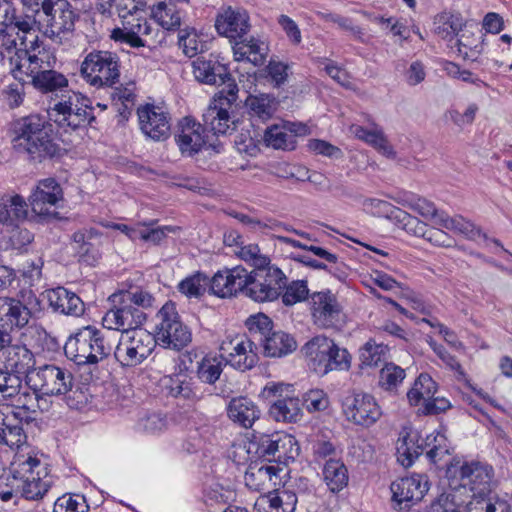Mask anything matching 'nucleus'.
<instances>
[{
	"mask_svg": "<svg viewBox=\"0 0 512 512\" xmlns=\"http://www.w3.org/2000/svg\"><path fill=\"white\" fill-rule=\"evenodd\" d=\"M28 47L21 52L22 58H14V61H17L15 68L22 78L18 80L30 83L43 94L63 92L67 89L69 86L67 77L55 70L57 59L54 53L45 46L37 47L36 40Z\"/></svg>",
	"mask_w": 512,
	"mask_h": 512,
	"instance_id": "1",
	"label": "nucleus"
},
{
	"mask_svg": "<svg viewBox=\"0 0 512 512\" xmlns=\"http://www.w3.org/2000/svg\"><path fill=\"white\" fill-rule=\"evenodd\" d=\"M51 127L46 118L39 114H30L16 120L12 126L13 149L39 162L59 157L62 148L54 141Z\"/></svg>",
	"mask_w": 512,
	"mask_h": 512,
	"instance_id": "2",
	"label": "nucleus"
},
{
	"mask_svg": "<svg viewBox=\"0 0 512 512\" xmlns=\"http://www.w3.org/2000/svg\"><path fill=\"white\" fill-rule=\"evenodd\" d=\"M302 353L309 368L321 376L331 371H347L351 366V355L348 350L324 335L310 339L302 347Z\"/></svg>",
	"mask_w": 512,
	"mask_h": 512,
	"instance_id": "3",
	"label": "nucleus"
},
{
	"mask_svg": "<svg viewBox=\"0 0 512 512\" xmlns=\"http://www.w3.org/2000/svg\"><path fill=\"white\" fill-rule=\"evenodd\" d=\"M112 350L103 333L90 325L78 329L64 345L66 357L79 366L95 365L107 358Z\"/></svg>",
	"mask_w": 512,
	"mask_h": 512,
	"instance_id": "4",
	"label": "nucleus"
},
{
	"mask_svg": "<svg viewBox=\"0 0 512 512\" xmlns=\"http://www.w3.org/2000/svg\"><path fill=\"white\" fill-rule=\"evenodd\" d=\"M40 302L32 291L22 292L20 298L0 297V331L12 343V334L24 328Z\"/></svg>",
	"mask_w": 512,
	"mask_h": 512,
	"instance_id": "5",
	"label": "nucleus"
},
{
	"mask_svg": "<svg viewBox=\"0 0 512 512\" xmlns=\"http://www.w3.org/2000/svg\"><path fill=\"white\" fill-rule=\"evenodd\" d=\"M49 115L59 127L72 130L86 128L96 119L90 100L76 92L50 107Z\"/></svg>",
	"mask_w": 512,
	"mask_h": 512,
	"instance_id": "6",
	"label": "nucleus"
},
{
	"mask_svg": "<svg viewBox=\"0 0 512 512\" xmlns=\"http://www.w3.org/2000/svg\"><path fill=\"white\" fill-rule=\"evenodd\" d=\"M80 71L90 86L112 87L120 77V60L114 52L94 50L86 55Z\"/></svg>",
	"mask_w": 512,
	"mask_h": 512,
	"instance_id": "7",
	"label": "nucleus"
},
{
	"mask_svg": "<svg viewBox=\"0 0 512 512\" xmlns=\"http://www.w3.org/2000/svg\"><path fill=\"white\" fill-rule=\"evenodd\" d=\"M154 339L166 348L181 350L192 341V333L178 314L175 303L166 302L157 313Z\"/></svg>",
	"mask_w": 512,
	"mask_h": 512,
	"instance_id": "8",
	"label": "nucleus"
},
{
	"mask_svg": "<svg viewBox=\"0 0 512 512\" xmlns=\"http://www.w3.org/2000/svg\"><path fill=\"white\" fill-rule=\"evenodd\" d=\"M237 93L236 83H229L227 89L219 91L203 114L204 130L214 135H225L235 130L236 121L229 110L237 99Z\"/></svg>",
	"mask_w": 512,
	"mask_h": 512,
	"instance_id": "9",
	"label": "nucleus"
},
{
	"mask_svg": "<svg viewBox=\"0 0 512 512\" xmlns=\"http://www.w3.org/2000/svg\"><path fill=\"white\" fill-rule=\"evenodd\" d=\"M155 343L153 335L146 330H133L121 334L114 356L121 366L135 367L149 357Z\"/></svg>",
	"mask_w": 512,
	"mask_h": 512,
	"instance_id": "10",
	"label": "nucleus"
},
{
	"mask_svg": "<svg viewBox=\"0 0 512 512\" xmlns=\"http://www.w3.org/2000/svg\"><path fill=\"white\" fill-rule=\"evenodd\" d=\"M78 18L68 0H59L38 23V28L54 43L61 45L72 37Z\"/></svg>",
	"mask_w": 512,
	"mask_h": 512,
	"instance_id": "11",
	"label": "nucleus"
},
{
	"mask_svg": "<svg viewBox=\"0 0 512 512\" xmlns=\"http://www.w3.org/2000/svg\"><path fill=\"white\" fill-rule=\"evenodd\" d=\"M345 419L357 426L369 428L382 417V409L374 396L365 392L348 393L341 400Z\"/></svg>",
	"mask_w": 512,
	"mask_h": 512,
	"instance_id": "12",
	"label": "nucleus"
},
{
	"mask_svg": "<svg viewBox=\"0 0 512 512\" xmlns=\"http://www.w3.org/2000/svg\"><path fill=\"white\" fill-rule=\"evenodd\" d=\"M447 476L459 478V486L468 487L473 493L472 498H486L491 493L494 470L487 463L471 461L463 463L459 469L455 466L448 467Z\"/></svg>",
	"mask_w": 512,
	"mask_h": 512,
	"instance_id": "13",
	"label": "nucleus"
},
{
	"mask_svg": "<svg viewBox=\"0 0 512 512\" xmlns=\"http://www.w3.org/2000/svg\"><path fill=\"white\" fill-rule=\"evenodd\" d=\"M292 385L269 383L263 389V395L271 400L270 416L278 422H297L301 417L300 400L292 395Z\"/></svg>",
	"mask_w": 512,
	"mask_h": 512,
	"instance_id": "14",
	"label": "nucleus"
},
{
	"mask_svg": "<svg viewBox=\"0 0 512 512\" xmlns=\"http://www.w3.org/2000/svg\"><path fill=\"white\" fill-rule=\"evenodd\" d=\"M74 376L70 370L54 364L34 369L30 376L35 391L46 396H62L73 387Z\"/></svg>",
	"mask_w": 512,
	"mask_h": 512,
	"instance_id": "15",
	"label": "nucleus"
},
{
	"mask_svg": "<svg viewBox=\"0 0 512 512\" xmlns=\"http://www.w3.org/2000/svg\"><path fill=\"white\" fill-rule=\"evenodd\" d=\"M37 391H29L23 387L22 379L14 374L0 372V397L11 399L12 406L25 412L47 411V406H42L45 398L38 396Z\"/></svg>",
	"mask_w": 512,
	"mask_h": 512,
	"instance_id": "16",
	"label": "nucleus"
},
{
	"mask_svg": "<svg viewBox=\"0 0 512 512\" xmlns=\"http://www.w3.org/2000/svg\"><path fill=\"white\" fill-rule=\"evenodd\" d=\"M257 344L246 335L227 337L220 345V352L226 364L240 371L252 369L258 363Z\"/></svg>",
	"mask_w": 512,
	"mask_h": 512,
	"instance_id": "17",
	"label": "nucleus"
},
{
	"mask_svg": "<svg viewBox=\"0 0 512 512\" xmlns=\"http://www.w3.org/2000/svg\"><path fill=\"white\" fill-rule=\"evenodd\" d=\"M113 302H118L108 310L102 319L103 326L109 330H116L127 334L133 330H141L140 327L146 321V314L139 308L125 303L119 295H113Z\"/></svg>",
	"mask_w": 512,
	"mask_h": 512,
	"instance_id": "18",
	"label": "nucleus"
},
{
	"mask_svg": "<svg viewBox=\"0 0 512 512\" xmlns=\"http://www.w3.org/2000/svg\"><path fill=\"white\" fill-rule=\"evenodd\" d=\"M392 503L395 509H408L422 500L429 490L426 475L413 474L397 479L391 483Z\"/></svg>",
	"mask_w": 512,
	"mask_h": 512,
	"instance_id": "19",
	"label": "nucleus"
},
{
	"mask_svg": "<svg viewBox=\"0 0 512 512\" xmlns=\"http://www.w3.org/2000/svg\"><path fill=\"white\" fill-rule=\"evenodd\" d=\"M63 199L60 184L53 178L40 180L29 197L32 211L42 217H56L57 203Z\"/></svg>",
	"mask_w": 512,
	"mask_h": 512,
	"instance_id": "20",
	"label": "nucleus"
},
{
	"mask_svg": "<svg viewBox=\"0 0 512 512\" xmlns=\"http://www.w3.org/2000/svg\"><path fill=\"white\" fill-rule=\"evenodd\" d=\"M250 18L246 10L231 6L218 13L215 28L219 35L230 41L242 39L250 30Z\"/></svg>",
	"mask_w": 512,
	"mask_h": 512,
	"instance_id": "21",
	"label": "nucleus"
},
{
	"mask_svg": "<svg viewBox=\"0 0 512 512\" xmlns=\"http://www.w3.org/2000/svg\"><path fill=\"white\" fill-rule=\"evenodd\" d=\"M438 432H433L425 438H421L417 433L401 434L396 443L397 459L401 465L410 467L415 459L436 446Z\"/></svg>",
	"mask_w": 512,
	"mask_h": 512,
	"instance_id": "22",
	"label": "nucleus"
},
{
	"mask_svg": "<svg viewBox=\"0 0 512 512\" xmlns=\"http://www.w3.org/2000/svg\"><path fill=\"white\" fill-rule=\"evenodd\" d=\"M247 279V270L242 266L220 270L210 279V291L220 298L244 294Z\"/></svg>",
	"mask_w": 512,
	"mask_h": 512,
	"instance_id": "23",
	"label": "nucleus"
},
{
	"mask_svg": "<svg viewBox=\"0 0 512 512\" xmlns=\"http://www.w3.org/2000/svg\"><path fill=\"white\" fill-rule=\"evenodd\" d=\"M141 131L155 141L168 138L170 123L167 113L160 108L147 104L137 110Z\"/></svg>",
	"mask_w": 512,
	"mask_h": 512,
	"instance_id": "24",
	"label": "nucleus"
},
{
	"mask_svg": "<svg viewBox=\"0 0 512 512\" xmlns=\"http://www.w3.org/2000/svg\"><path fill=\"white\" fill-rule=\"evenodd\" d=\"M204 127L191 117H184L178 125L175 142L182 155L193 156L205 145Z\"/></svg>",
	"mask_w": 512,
	"mask_h": 512,
	"instance_id": "25",
	"label": "nucleus"
},
{
	"mask_svg": "<svg viewBox=\"0 0 512 512\" xmlns=\"http://www.w3.org/2000/svg\"><path fill=\"white\" fill-rule=\"evenodd\" d=\"M311 313L315 324L323 328L335 327L339 322V305L330 291L316 292L311 295Z\"/></svg>",
	"mask_w": 512,
	"mask_h": 512,
	"instance_id": "26",
	"label": "nucleus"
},
{
	"mask_svg": "<svg viewBox=\"0 0 512 512\" xmlns=\"http://www.w3.org/2000/svg\"><path fill=\"white\" fill-rule=\"evenodd\" d=\"M5 370L0 372L14 374L23 380L24 375L32 374L35 359L33 353L25 345H12L5 347Z\"/></svg>",
	"mask_w": 512,
	"mask_h": 512,
	"instance_id": "27",
	"label": "nucleus"
},
{
	"mask_svg": "<svg viewBox=\"0 0 512 512\" xmlns=\"http://www.w3.org/2000/svg\"><path fill=\"white\" fill-rule=\"evenodd\" d=\"M151 31L152 28L147 19L131 16L130 19L124 18L123 28L112 30L111 38L115 42L128 44L132 48H139L145 46V41L141 36L149 35Z\"/></svg>",
	"mask_w": 512,
	"mask_h": 512,
	"instance_id": "28",
	"label": "nucleus"
},
{
	"mask_svg": "<svg viewBox=\"0 0 512 512\" xmlns=\"http://www.w3.org/2000/svg\"><path fill=\"white\" fill-rule=\"evenodd\" d=\"M193 74L197 81L208 85L234 83L226 65L215 59L197 58L193 62Z\"/></svg>",
	"mask_w": 512,
	"mask_h": 512,
	"instance_id": "29",
	"label": "nucleus"
},
{
	"mask_svg": "<svg viewBox=\"0 0 512 512\" xmlns=\"http://www.w3.org/2000/svg\"><path fill=\"white\" fill-rule=\"evenodd\" d=\"M167 394L173 398L195 403L203 398L200 387L192 377L184 373L173 374L163 378Z\"/></svg>",
	"mask_w": 512,
	"mask_h": 512,
	"instance_id": "30",
	"label": "nucleus"
},
{
	"mask_svg": "<svg viewBox=\"0 0 512 512\" xmlns=\"http://www.w3.org/2000/svg\"><path fill=\"white\" fill-rule=\"evenodd\" d=\"M47 299L50 307L57 313L75 317L84 313L85 307L81 298L64 287L49 290Z\"/></svg>",
	"mask_w": 512,
	"mask_h": 512,
	"instance_id": "31",
	"label": "nucleus"
},
{
	"mask_svg": "<svg viewBox=\"0 0 512 512\" xmlns=\"http://www.w3.org/2000/svg\"><path fill=\"white\" fill-rule=\"evenodd\" d=\"M13 18L11 23H8L6 31L15 33L18 39L21 40V49L20 52H18L19 56L16 57L17 59L22 58L21 52H24V49L26 50L28 48L24 46L32 44L31 42L34 43V40L37 42V47L45 46L35 33L34 28L36 25L38 26V21L31 13L26 12L25 15H17L16 8L14 7Z\"/></svg>",
	"mask_w": 512,
	"mask_h": 512,
	"instance_id": "32",
	"label": "nucleus"
},
{
	"mask_svg": "<svg viewBox=\"0 0 512 512\" xmlns=\"http://www.w3.org/2000/svg\"><path fill=\"white\" fill-rule=\"evenodd\" d=\"M227 415L234 423L244 428H251L260 417V409L250 398L240 396L230 400Z\"/></svg>",
	"mask_w": 512,
	"mask_h": 512,
	"instance_id": "33",
	"label": "nucleus"
},
{
	"mask_svg": "<svg viewBox=\"0 0 512 512\" xmlns=\"http://www.w3.org/2000/svg\"><path fill=\"white\" fill-rule=\"evenodd\" d=\"M294 438L291 435H265L257 443L256 453L268 461L280 460L287 453V446L292 447Z\"/></svg>",
	"mask_w": 512,
	"mask_h": 512,
	"instance_id": "34",
	"label": "nucleus"
},
{
	"mask_svg": "<svg viewBox=\"0 0 512 512\" xmlns=\"http://www.w3.org/2000/svg\"><path fill=\"white\" fill-rule=\"evenodd\" d=\"M263 348V353L266 357H284L297 348V342L290 334L284 331L273 330L265 339L260 343Z\"/></svg>",
	"mask_w": 512,
	"mask_h": 512,
	"instance_id": "35",
	"label": "nucleus"
},
{
	"mask_svg": "<svg viewBox=\"0 0 512 512\" xmlns=\"http://www.w3.org/2000/svg\"><path fill=\"white\" fill-rule=\"evenodd\" d=\"M28 204L25 199L18 195H4L0 198V223L15 225L17 222L26 219Z\"/></svg>",
	"mask_w": 512,
	"mask_h": 512,
	"instance_id": "36",
	"label": "nucleus"
},
{
	"mask_svg": "<svg viewBox=\"0 0 512 512\" xmlns=\"http://www.w3.org/2000/svg\"><path fill=\"white\" fill-rule=\"evenodd\" d=\"M245 106L252 118L263 122L272 118L278 109L279 101L272 94L261 93L249 95L245 100Z\"/></svg>",
	"mask_w": 512,
	"mask_h": 512,
	"instance_id": "37",
	"label": "nucleus"
},
{
	"mask_svg": "<svg viewBox=\"0 0 512 512\" xmlns=\"http://www.w3.org/2000/svg\"><path fill=\"white\" fill-rule=\"evenodd\" d=\"M236 61H248L254 66L263 65L266 60L267 47L254 38L249 41H236L233 46Z\"/></svg>",
	"mask_w": 512,
	"mask_h": 512,
	"instance_id": "38",
	"label": "nucleus"
},
{
	"mask_svg": "<svg viewBox=\"0 0 512 512\" xmlns=\"http://www.w3.org/2000/svg\"><path fill=\"white\" fill-rule=\"evenodd\" d=\"M322 475L328 489L333 493L340 492L348 485V469L339 459L327 460L323 466Z\"/></svg>",
	"mask_w": 512,
	"mask_h": 512,
	"instance_id": "39",
	"label": "nucleus"
},
{
	"mask_svg": "<svg viewBox=\"0 0 512 512\" xmlns=\"http://www.w3.org/2000/svg\"><path fill=\"white\" fill-rule=\"evenodd\" d=\"M247 285H245L244 295L257 302L273 301L279 296L278 287H272L267 284L263 278H260L258 271L253 269L247 271Z\"/></svg>",
	"mask_w": 512,
	"mask_h": 512,
	"instance_id": "40",
	"label": "nucleus"
},
{
	"mask_svg": "<svg viewBox=\"0 0 512 512\" xmlns=\"http://www.w3.org/2000/svg\"><path fill=\"white\" fill-rule=\"evenodd\" d=\"M351 131L358 139L367 142L386 157H395V151L393 147L390 145L382 129L378 128L376 125H374L372 130L366 129L359 125H353L351 127Z\"/></svg>",
	"mask_w": 512,
	"mask_h": 512,
	"instance_id": "41",
	"label": "nucleus"
},
{
	"mask_svg": "<svg viewBox=\"0 0 512 512\" xmlns=\"http://www.w3.org/2000/svg\"><path fill=\"white\" fill-rule=\"evenodd\" d=\"M437 392V384L432 377L426 373H421L415 380L412 388L407 392V398L412 406H418L430 400Z\"/></svg>",
	"mask_w": 512,
	"mask_h": 512,
	"instance_id": "42",
	"label": "nucleus"
},
{
	"mask_svg": "<svg viewBox=\"0 0 512 512\" xmlns=\"http://www.w3.org/2000/svg\"><path fill=\"white\" fill-rule=\"evenodd\" d=\"M264 142L274 149H295L294 134L289 133V128L286 127L284 121L266 128Z\"/></svg>",
	"mask_w": 512,
	"mask_h": 512,
	"instance_id": "43",
	"label": "nucleus"
},
{
	"mask_svg": "<svg viewBox=\"0 0 512 512\" xmlns=\"http://www.w3.org/2000/svg\"><path fill=\"white\" fill-rule=\"evenodd\" d=\"M224 359L220 355L211 356L206 355L199 362H197L196 366V376L197 378L205 384L214 385L220 378L223 372V363Z\"/></svg>",
	"mask_w": 512,
	"mask_h": 512,
	"instance_id": "44",
	"label": "nucleus"
},
{
	"mask_svg": "<svg viewBox=\"0 0 512 512\" xmlns=\"http://www.w3.org/2000/svg\"><path fill=\"white\" fill-rule=\"evenodd\" d=\"M440 217L441 218L438 220V225L445 229L462 234L468 239L472 240L480 236L485 239L487 238L486 234L482 233V231L472 222L466 220L462 216L449 217L447 213L444 212Z\"/></svg>",
	"mask_w": 512,
	"mask_h": 512,
	"instance_id": "45",
	"label": "nucleus"
},
{
	"mask_svg": "<svg viewBox=\"0 0 512 512\" xmlns=\"http://www.w3.org/2000/svg\"><path fill=\"white\" fill-rule=\"evenodd\" d=\"M13 32H3L0 35V55L2 60L5 62L8 61L9 69L15 79H22L19 76L18 70L15 68V64L17 61H14V58L18 57L21 49V40L18 39V36L12 38Z\"/></svg>",
	"mask_w": 512,
	"mask_h": 512,
	"instance_id": "46",
	"label": "nucleus"
},
{
	"mask_svg": "<svg viewBox=\"0 0 512 512\" xmlns=\"http://www.w3.org/2000/svg\"><path fill=\"white\" fill-rule=\"evenodd\" d=\"M248 329V339L254 340L255 344H259L273 331V322L265 314L259 313L251 315L245 322Z\"/></svg>",
	"mask_w": 512,
	"mask_h": 512,
	"instance_id": "47",
	"label": "nucleus"
},
{
	"mask_svg": "<svg viewBox=\"0 0 512 512\" xmlns=\"http://www.w3.org/2000/svg\"><path fill=\"white\" fill-rule=\"evenodd\" d=\"M208 285L210 286V280L207 275L198 271L184 278L177 288L188 298H199L204 295Z\"/></svg>",
	"mask_w": 512,
	"mask_h": 512,
	"instance_id": "48",
	"label": "nucleus"
},
{
	"mask_svg": "<svg viewBox=\"0 0 512 512\" xmlns=\"http://www.w3.org/2000/svg\"><path fill=\"white\" fill-rule=\"evenodd\" d=\"M266 501L271 512H295L296 510L297 498L294 492L287 490L286 487L269 492Z\"/></svg>",
	"mask_w": 512,
	"mask_h": 512,
	"instance_id": "49",
	"label": "nucleus"
},
{
	"mask_svg": "<svg viewBox=\"0 0 512 512\" xmlns=\"http://www.w3.org/2000/svg\"><path fill=\"white\" fill-rule=\"evenodd\" d=\"M157 220L141 222L139 240L152 245H159L167 237L168 233L175 232L178 228L174 226H155Z\"/></svg>",
	"mask_w": 512,
	"mask_h": 512,
	"instance_id": "50",
	"label": "nucleus"
},
{
	"mask_svg": "<svg viewBox=\"0 0 512 512\" xmlns=\"http://www.w3.org/2000/svg\"><path fill=\"white\" fill-rule=\"evenodd\" d=\"M405 370L394 363H386L380 370L379 386L389 392H395L405 379Z\"/></svg>",
	"mask_w": 512,
	"mask_h": 512,
	"instance_id": "51",
	"label": "nucleus"
},
{
	"mask_svg": "<svg viewBox=\"0 0 512 512\" xmlns=\"http://www.w3.org/2000/svg\"><path fill=\"white\" fill-rule=\"evenodd\" d=\"M465 510L464 501L457 492L442 493L429 507V512H464Z\"/></svg>",
	"mask_w": 512,
	"mask_h": 512,
	"instance_id": "52",
	"label": "nucleus"
},
{
	"mask_svg": "<svg viewBox=\"0 0 512 512\" xmlns=\"http://www.w3.org/2000/svg\"><path fill=\"white\" fill-rule=\"evenodd\" d=\"M466 512H511V510L506 501L475 497L466 504Z\"/></svg>",
	"mask_w": 512,
	"mask_h": 512,
	"instance_id": "53",
	"label": "nucleus"
},
{
	"mask_svg": "<svg viewBox=\"0 0 512 512\" xmlns=\"http://www.w3.org/2000/svg\"><path fill=\"white\" fill-rule=\"evenodd\" d=\"M88 510L85 497L80 494H65L55 501L53 507V512H88Z\"/></svg>",
	"mask_w": 512,
	"mask_h": 512,
	"instance_id": "54",
	"label": "nucleus"
},
{
	"mask_svg": "<svg viewBox=\"0 0 512 512\" xmlns=\"http://www.w3.org/2000/svg\"><path fill=\"white\" fill-rule=\"evenodd\" d=\"M154 17L166 30H176L180 27L181 16L174 6L160 2L154 10Z\"/></svg>",
	"mask_w": 512,
	"mask_h": 512,
	"instance_id": "55",
	"label": "nucleus"
},
{
	"mask_svg": "<svg viewBox=\"0 0 512 512\" xmlns=\"http://www.w3.org/2000/svg\"><path fill=\"white\" fill-rule=\"evenodd\" d=\"M256 270L260 278H263L269 286L278 287L277 294L280 296L287 282V277L283 271L275 264H271V261L269 264L263 265Z\"/></svg>",
	"mask_w": 512,
	"mask_h": 512,
	"instance_id": "56",
	"label": "nucleus"
},
{
	"mask_svg": "<svg viewBox=\"0 0 512 512\" xmlns=\"http://www.w3.org/2000/svg\"><path fill=\"white\" fill-rule=\"evenodd\" d=\"M387 347L383 344H377L374 341H368L360 350V360L363 366L374 367L385 358Z\"/></svg>",
	"mask_w": 512,
	"mask_h": 512,
	"instance_id": "57",
	"label": "nucleus"
},
{
	"mask_svg": "<svg viewBox=\"0 0 512 512\" xmlns=\"http://www.w3.org/2000/svg\"><path fill=\"white\" fill-rule=\"evenodd\" d=\"M284 289L285 290L281 295L282 302L286 306H292L305 300L309 293L307 281L305 280L292 281L290 284H286Z\"/></svg>",
	"mask_w": 512,
	"mask_h": 512,
	"instance_id": "58",
	"label": "nucleus"
},
{
	"mask_svg": "<svg viewBox=\"0 0 512 512\" xmlns=\"http://www.w3.org/2000/svg\"><path fill=\"white\" fill-rule=\"evenodd\" d=\"M236 254L240 259L249 263L254 269L269 264L270 258L260 252V248L257 244H248L241 246Z\"/></svg>",
	"mask_w": 512,
	"mask_h": 512,
	"instance_id": "59",
	"label": "nucleus"
},
{
	"mask_svg": "<svg viewBox=\"0 0 512 512\" xmlns=\"http://www.w3.org/2000/svg\"><path fill=\"white\" fill-rule=\"evenodd\" d=\"M178 45L187 57H194L203 49V44L198 39L195 30H183L179 32Z\"/></svg>",
	"mask_w": 512,
	"mask_h": 512,
	"instance_id": "60",
	"label": "nucleus"
},
{
	"mask_svg": "<svg viewBox=\"0 0 512 512\" xmlns=\"http://www.w3.org/2000/svg\"><path fill=\"white\" fill-rule=\"evenodd\" d=\"M63 396L65 397L66 404L71 409L81 410L87 406L91 394L89 393L88 388L73 385L69 391L63 393Z\"/></svg>",
	"mask_w": 512,
	"mask_h": 512,
	"instance_id": "61",
	"label": "nucleus"
},
{
	"mask_svg": "<svg viewBox=\"0 0 512 512\" xmlns=\"http://www.w3.org/2000/svg\"><path fill=\"white\" fill-rule=\"evenodd\" d=\"M303 405L309 412L324 411L329 406V398L321 389H312L304 394Z\"/></svg>",
	"mask_w": 512,
	"mask_h": 512,
	"instance_id": "62",
	"label": "nucleus"
},
{
	"mask_svg": "<svg viewBox=\"0 0 512 512\" xmlns=\"http://www.w3.org/2000/svg\"><path fill=\"white\" fill-rule=\"evenodd\" d=\"M137 425L138 429L143 432L156 434L166 429L167 421L162 414L152 413L140 418Z\"/></svg>",
	"mask_w": 512,
	"mask_h": 512,
	"instance_id": "63",
	"label": "nucleus"
},
{
	"mask_svg": "<svg viewBox=\"0 0 512 512\" xmlns=\"http://www.w3.org/2000/svg\"><path fill=\"white\" fill-rule=\"evenodd\" d=\"M119 296L125 300L126 304L139 308L142 311L143 309L152 307L155 301L152 294L144 290H136L134 292L127 291Z\"/></svg>",
	"mask_w": 512,
	"mask_h": 512,
	"instance_id": "64",
	"label": "nucleus"
}]
</instances>
